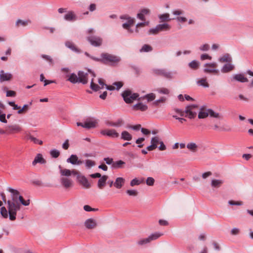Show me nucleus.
Wrapping results in <instances>:
<instances>
[{
  "instance_id": "f257e3e1",
  "label": "nucleus",
  "mask_w": 253,
  "mask_h": 253,
  "mask_svg": "<svg viewBox=\"0 0 253 253\" xmlns=\"http://www.w3.org/2000/svg\"><path fill=\"white\" fill-rule=\"evenodd\" d=\"M8 190L11 193V200L7 202L9 219L14 220L16 219L17 211L20 209V203L27 206L30 204V200L25 201L22 196H19V192L17 190L8 188Z\"/></svg>"
},
{
  "instance_id": "f03ea898",
  "label": "nucleus",
  "mask_w": 253,
  "mask_h": 253,
  "mask_svg": "<svg viewBox=\"0 0 253 253\" xmlns=\"http://www.w3.org/2000/svg\"><path fill=\"white\" fill-rule=\"evenodd\" d=\"M101 62L105 64H109L111 66H117L121 61V59L119 56L107 53H103L101 54Z\"/></svg>"
},
{
  "instance_id": "7ed1b4c3",
  "label": "nucleus",
  "mask_w": 253,
  "mask_h": 253,
  "mask_svg": "<svg viewBox=\"0 0 253 253\" xmlns=\"http://www.w3.org/2000/svg\"><path fill=\"white\" fill-rule=\"evenodd\" d=\"M163 235V233L160 232H155L150 235L147 238H141L137 242V244L138 246H142L150 243L154 240H156Z\"/></svg>"
},
{
  "instance_id": "20e7f679",
  "label": "nucleus",
  "mask_w": 253,
  "mask_h": 253,
  "mask_svg": "<svg viewBox=\"0 0 253 253\" xmlns=\"http://www.w3.org/2000/svg\"><path fill=\"white\" fill-rule=\"evenodd\" d=\"M152 73L154 75L161 76L169 80L173 78L174 73L166 69H154L152 70Z\"/></svg>"
},
{
  "instance_id": "39448f33",
  "label": "nucleus",
  "mask_w": 253,
  "mask_h": 253,
  "mask_svg": "<svg viewBox=\"0 0 253 253\" xmlns=\"http://www.w3.org/2000/svg\"><path fill=\"white\" fill-rule=\"evenodd\" d=\"M120 19L127 20L126 22L124 23L122 25V27L124 29L127 30L129 33H132L133 32V31L131 29H130V28L132 26H133L135 23L134 19L131 18L127 14L121 15L120 16Z\"/></svg>"
},
{
  "instance_id": "423d86ee",
  "label": "nucleus",
  "mask_w": 253,
  "mask_h": 253,
  "mask_svg": "<svg viewBox=\"0 0 253 253\" xmlns=\"http://www.w3.org/2000/svg\"><path fill=\"white\" fill-rule=\"evenodd\" d=\"M124 101L126 103H131L133 100L136 99L138 97V94L136 93H132L129 90H125L122 94Z\"/></svg>"
},
{
  "instance_id": "0eeeda50",
  "label": "nucleus",
  "mask_w": 253,
  "mask_h": 253,
  "mask_svg": "<svg viewBox=\"0 0 253 253\" xmlns=\"http://www.w3.org/2000/svg\"><path fill=\"white\" fill-rule=\"evenodd\" d=\"M198 108L197 105H191L187 106L185 110L186 115L185 117H187L190 119H194L196 117L197 113L195 110Z\"/></svg>"
},
{
  "instance_id": "6e6552de",
  "label": "nucleus",
  "mask_w": 253,
  "mask_h": 253,
  "mask_svg": "<svg viewBox=\"0 0 253 253\" xmlns=\"http://www.w3.org/2000/svg\"><path fill=\"white\" fill-rule=\"evenodd\" d=\"M204 72L206 73L218 74L219 73L218 70L216 69L217 67V64L215 62L206 63L204 65Z\"/></svg>"
},
{
  "instance_id": "1a4fd4ad",
  "label": "nucleus",
  "mask_w": 253,
  "mask_h": 253,
  "mask_svg": "<svg viewBox=\"0 0 253 253\" xmlns=\"http://www.w3.org/2000/svg\"><path fill=\"white\" fill-rule=\"evenodd\" d=\"M100 134L105 136H108L112 138H118L119 133L115 129H104L100 131Z\"/></svg>"
},
{
  "instance_id": "9d476101",
  "label": "nucleus",
  "mask_w": 253,
  "mask_h": 253,
  "mask_svg": "<svg viewBox=\"0 0 253 253\" xmlns=\"http://www.w3.org/2000/svg\"><path fill=\"white\" fill-rule=\"evenodd\" d=\"M170 28V26L167 23L158 24L155 28L150 29L149 32L153 34H156L161 31H168Z\"/></svg>"
},
{
  "instance_id": "9b49d317",
  "label": "nucleus",
  "mask_w": 253,
  "mask_h": 253,
  "mask_svg": "<svg viewBox=\"0 0 253 253\" xmlns=\"http://www.w3.org/2000/svg\"><path fill=\"white\" fill-rule=\"evenodd\" d=\"M87 40L94 46H99L101 45L102 40L97 36H90L87 37Z\"/></svg>"
},
{
  "instance_id": "f8f14e48",
  "label": "nucleus",
  "mask_w": 253,
  "mask_h": 253,
  "mask_svg": "<svg viewBox=\"0 0 253 253\" xmlns=\"http://www.w3.org/2000/svg\"><path fill=\"white\" fill-rule=\"evenodd\" d=\"M77 176L78 182L86 188H89L90 187V184L89 183L87 179L84 175H82L78 171V173L76 175Z\"/></svg>"
},
{
  "instance_id": "ddd939ff",
  "label": "nucleus",
  "mask_w": 253,
  "mask_h": 253,
  "mask_svg": "<svg viewBox=\"0 0 253 253\" xmlns=\"http://www.w3.org/2000/svg\"><path fill=\"white\" fill-rule=\"evenodd\" d=\"M59 169H60V173L61 176H69L71 174L74 175H76L78 173V171L75 169L70 170L66 169H62L61 166H59Z\"/></svg>"
},
{
  "instance_id": "4468645a",
  "label": "nucleus",
  "mask_w": 253,
  "mask_h": 253,
  "mask_svg": "<svg viewBox=\"0 0 253 253\" xmlns=\"http://www.w3.org/2000/svg\"><path fill=\"white\" fill-rule=\"evenodd\" d=\"M124 124V122L122 119H119L116 121H106L105 124L109 126H113L116 127H119L123 126Z\"/></svg>"
},
{
  "instance_id": "2eb2a0df",
  "label": "nucleus",
  "mask_w": 253,
  "mask_h": 253,
  "mask_svg": "<svg viewBox=\"0 0 253 253\" xmlns=\"http://www.w3.org/2000/svg\"><path fill=\"white\" fill-rule=\"evenodd\" d=\"M6 128L7 134L17 133L21 130V128L18 125L8 126Z\"/></svg>"
},
{
  "instance_id": "dca6fc26",
  "label": "nucleus",
  "mask_w": 253,
  "mask_h": 253,
  "mask_svg": "<svg viewBox=\"0 0 253 253\" xmlns=\"http://www.w3.org/2000/svg\"><path fill=\"white\" fill-rule=\"evenodd\" d=\"M97 121L92 118H88L84 123V126L85 128L90 129L96 127Z\"/></svg>"
},
{
  "instance_id": "f3484780",
  "label": "nucleus",
  "mask_w": 253,
  "mask_h": 253,
  "mask_svg": "<svg viewBox=\"0 0 253 253\" xmlns=\"http://www.w3.org/2000/svg\"><path fill=\"white\" fill-rule=\"evenodd\" d=\"M78 82L83 84H86L88 82L87 73H85L83 71L78 72Z\"/></svg>"
},
{
  "instance_id": "a211bd4d",
  "label": "nucleus",
  "mask_w": 253,
  "mask_h": 253,
  "mask_svg": "<svg viewBox=\"0 0 253 253\" xmlns=\"http://www.w3.org/2000/svg\"><path fill=\"white\" fill-rule=\"evenodd\" d=\"M67 162L71 163L72 165H80L82 164L83 162L78 159V157L76 155H71L70 158L67 159Z\"/></svg>"
},
{
  "instance_id": "6ab92c4d",
  "label": "nucleus",
  "mask_w": 253,
  "mask_h": 253,
  "mask_svg": "<svg viewBox=\"0 0 253 253\" xmlns=\"http://www.w3.org/2000/svg\"><path fill=\"white\" fill-rule=\"evenodd\" d=\"M84 226L87 229H92L97 226V223L95 219L89 218L84 222Z\"/></svg>"
},
{
  "instance_id": "aec40b11",
  "label": "nucleus",
  "mask_w": 253,
  "mask_h": 253,
  "mask_svg": "<svg viewBox=\"0 0 253 253\" xmlns=\"http://www.w3.org/2000/svg\"><path fill=\"white\" fill-rule=\"evenodd\" d=\"M12 77V76L11 74L5 73L3 70L0 72V82L1 83L10 81Z\"/></svg>"
},
{
  "instance_id": "412c9836",
  "label": "nucleus",
  "mask_w": 253,
  "mask_h": 253,
  "mask_svg": "<svg viewBox=\"0 0 253 253\" xmlns=\"http://www.w3.org/2000/svg\"><path fill=\"white\" fill-rule=\"evenodd\" d=\"M64 18L68 21H73L77 19V17L73 11H69L64 15Z\"/></svg>"
},
{
  "instance_id": "4be33fe9",
  "label": "nucleus",
  "mask_w": 253,
  "mask_h": 253,
  "mask_svg": "<svg viewBox=\"0 0 253 253\" xmlns=\"http://www.w3.org/2000/svg\"><path fill=\"white\" fill-rule=\"evenodd\" d=\"M61 184L66 188H68L72 186V181L68 177H62L60 178Z\"/></svg>"
},
{
  "instance_id": "5701e85b",
  "label": "nucleus",
  "mask_w": 253,
  "mask_h": 253,
  "mask_svg": "<svg viewBox=\"0 0 253 253\" xmlns=\"http://www.w3.org/2000/svg\"><path fill=\"white\" fill-rule=\"evenodd\" d=\"M233 80L237 81L240 83H247L249 81L248 79L242 74H235L233 77Z\"/></svg>"
},
{
  "instance_id": "b1692460",
  "label": "nucleus",
  "mask_w": 253,
  "mask_h": 253,
  "mask_svg": "<svg viewBox=\"0 0 253 253\" xmlns=\"http://www.w3.org/2000/svg\"><path fill=\"white\" fill-rule=\"evenodd\" d=\"M46 163V161L41 154H38L35 157L34 161L32 162V165L35 166L37 164L39 163L41 164H44Z\"/></svg>"
},
{
  "instance_id": "393cba45",
  "label": "nucleus",
  "mask_w": 253,
  "mask_h": 253,
  "mask_svg": "<svg viewBox=\"0 0 253 253\" xmlns=\"http://www.w3.org/2000/svg\"><path fill=\"white\" fill-rule=\"evenodd\" d=\"M108 178L107 175H103L100 177V179L98 180L97 186L98 188L100 189L103 188L105 186L106 181Z\"/></svg>"
},
{
  "instance_id": "a878e982",
  "label": "nucleus",
  "mask_w": 253,
  "mask_h": 253,
  "mask_svg": "<svg viewBox=\"0 0 253 253\" xmlns=\"http://www.w3.org/2000/svg\"><path fill=\"white\" fill-rule=\"evenodd\" d=\"M65 45L72 51L76 53H80L81 50L77 48L76 45L72 42L67 41L65 42Z\"/></svg>"
},
{
  "instance_id": "bb28decb",
  "label": "nucleus",
  "mask_w": 253,
  "mask_h": 253,
  "mask_svg": "<svg viewBox=\"0 0 253 253\" xmlns=\"http://www.w3.org/2000/svg\"><path fill=\"white\" fill-rule=\"evenodd\" d=\"M209 116V113L206 110L205 106H202L200 108V111L198 114L199 119H205Z\"/></svg>"
},
{
  "instance_id": "cd10ccee",
  "label": "nucleus",
  "mask_w": 253,
  "mask_h": 253,
  "mask_svg": "<svg viewBox=\"0 0 253 253\" xmlns=\"http://www.w3.org/2000/svg\"><path fill=\"white\" fill-rule=\"evenodd\" d=\"M66 78H67V81L72 84H76L78 82V77L75 73H72L70 75L67 74Z\"/></svg>"
},
{
  "instance_id": "c85d7f7f",
  "label": "nucleus",
  "mask_w": 253,
  "mask_h": 253,
  "mask_svg": "<svg viewBox=\"0 0 253 253\" xmlns=\"http://www.w3.org/2000/svg\"><path fill=\"white\" fill-rule=\"evenodd\" d=\"M125 181V179L123 177H118L116 178L114 183V185L116 188L120 189L124 184Z\"/></svg>"
},
{
  "instance_id": "c756f323",
  "label": "nucleus",
  "mask_w": 253,
  "mask_h": 253,
  "mask_svg": "<svg viewBox=\"0 0 253 253\" xmlns=\"http://www.w3.org/2000/svg\"><path fill=\"white\" fill-rule=\"evenodd\" d=\"M121 138L124 140L130 141L132 138V136L128 131L124 130L121 133Z\"/></svg>"
},
{
  "instance_id": "7c9ffc66",
  "label": "nucleus",
  "mask_w": 253,
  "mask_h": 253,
  "mask_svg": "<svg viewBox=\"0 0 253 253\" xmlns=\"http://www.w3.org/2000/svg\"><path fill=\"white\" fill-rule=\"evenodd\" d=\"M125 164V162L122 160L115 161L114 163L113 164L112 168L114 169H122L124 167Z\"/></svg>"
},
{
  "instance_id": "2f4dec72",
  "label": "nucleus",
  "mask_w": 253,
  "mask_h": 253,
  "mask_svg": "<svg viewBox=\"0 0 253 253\" xmlns=\"http://www.w3.org/2000/svg\"><path fill=\"white\" fill-rule=\"evenodd\" d=\"M133 107L136 110H140L141 111H145L148 109L147 106L142 103H138L134 105Z\"/></svg>"
},
{
  "instance_id": "473e14b6",
  "label": "nucleus",
  "mask_w": 253,
  "mask_h": 253,
  "mask_svg": "<svg viewBox=\"0 0 253 253\" xmlns=\"http://www.w3.org/2000/svg\"><path fill=\"white\" fill-rule=\"evenodd\" d=\"M234 66L230 63L225 64L222 68L221 71L222 73H228L234 69Z\"/></svg>"
},
{
  "instance_id": "72a5a7b5",
  "label": "nucleus",
  "mask_w": 253,
  "mask_h": 253,
  "mask_svg": "<svg viewBox=\"0 0 253 253\" xmlns=\"http://www.w3.org/2000/svg\"><path fill=\"white\" fill-rule=\"evenodd\" d=\"M219 61L221 62L230 63L232 61V58L228 53H226L219 58Z\"/></svg>"
},
{
  "instance_id": "f704fd0d",
  "label": "nucleus",
  "mask_w": 253,
  "mask_h": 253,
  "mask_svg": "<svg viewBox=\"0 0 253 253\" xmlns=\"http://www.w3.org/2000/svg\"><path fill=\"white\" fill-rule=\"evenodd\" d=\"M223 183V181L220 179H213L211 182V185L213 187L218 188Z\"/></svg>"
},
{
  "instance_id": "c9c22d12",
  "label": "nucleus",
  "mask_w": 253,
  "mask_h": 253,
  "mask_svg": "<svg viewBox=\"0 0 253 253\" xmlns=\"http://www.w3.org/2000/svg\"><path fill=\"white\" fill-rule=\"evenodd\" d=\"M159 18L160 19V22L169 21L171 19L169 18V13H165L160 15Z\"/></svg>"
},
{
  "instance_id": "e433bc0d",
  "label": "nucleus",
  "mask_w": 253,
  "mask_h": 253,
  "mask_svg": "<svg viewBox=\"0 0 253 253\" xmlns=\"http://www.w3.org/2000/svg\"><path fill=\"white\" fill-rule=\"evenodd\" d=\"M187 148L190 151L195 152L197 151L198 146L196 143L191 142L187 144Z\"/></svg>"
},
{
  "instance_id": "4c0bfd02",
  "label": "nucleus",
  "mask_w": 253,
  "mask_h": 253,
  "mask_svg": "<svg viewBox=\"0 0 253 253\" xmlns=\"http://www.w3.org/2000/svg\"><path fill=\"white\" fill-rule=\"evenodd\" d=\"M197 84L199 85L205 87H208L209 86V84L207 82L206 78H202L197 81Z\"/></svg>"
},
{
  "instance_id": "58836bf2",
  "label": "nucleus",
  "mask_w": 253,
  "mask_h": 253,
  "mask_svg": "<svg viewBox=\"0 0 253 253\" xmlns=\"http://www.w3.org/2000/svg\"><path fill=\"white\" fill-rule=\"evenodd\" d=\"M28 139H30L31 141H33L35 144H38L39 145L42 144V141L37 139V138L34 137L32 135H29L28 136Z\"/></svg>"
},
{
  "instance_id": "ea45409f",
  "label": "nucleus",
  "mask_w": 253,
  "mask_h": 253,
  "mask_svg": "<svg viewBox=\"0 0 253 253\" xmlns=\"http://www.w3.org/2000/svg\"><path fill=\"white\" fill-rule=\"evenodd\" d=\"M189 66L190 68L192 69L196 70L198 68L199 66V63L198 61L196 60H193L189 63Z\"/></svg>"
},
{
  "instance_id": "a19ab883",
  "label": "nucleus",
  "mask_w": 253,
  "mask_h": 253,
  "mask_svg": "<svg viewBox=\"0 0 253 253\" xmlns=\"http://www.w3.org/2000/svg\"><path fill=\"white\" fill-rule=\"evenodd\" d=\"M207 111L209 113V115H210L211 117L215 118H220L219 114L214 112L213 110H212V109H207Z\"/></svg>"
},
{
  "instance_id": "79ce46f5",
  "label": "nucleus",
  "mask_w": 253,
  "mask_h": 253,
  "mask_svg": "<svg viewBox=\"0 0 253 253\" xmlns=\"http://www.w3.org/2000/svg\"><path fill=\"white\" fill-rule=\"evenodd\" d=\"M207 111L209 113V115H210L211 117L215 118H220L219 114L214 112L213 110H212V109H207Z\"/></svg>"
},
{
  "instance_id": "37998d69",
  "label": "nucleus",
  "mask_w": 253,
  "mask_h": 253,
  "mask_svg": "<svg viewBox=\"0 0 253 253\" xmlns=\"http://www.w3.org/2000/svg\"><path fill=\"white\" fill-rule=\"evenodd\" d=\"M142 182H143V179L140 180L137 178H135L130 181V185L131 186H134L135 185H139Z\"/></svg>"
},
{
  "instance_id": "c03bdc74",
  "label": "nucleus",
  "mask_w": 253,
  "mask_h": 253,
  "mask_svg": "<svg viewBox=\"0 0 253 253\" xmlns=\"http://www.w3.org/2000/svg\"><path fill=\"white\" fill-rule=\"evenodd\" d=\"M152 50V47L148 45V44H144L141 49L140 50V52H149Z\"/></svg>"
},
{
  "instance_id": "a18cd8bd",
  "label": "nucleus",
  "mask_w": 253,
  "mask_h": 253,
  "mask_svg": "<svg viewBox=\"0 0 253 253\" xmlns=\"http://www.w3.org/2000/svg\"><path fill=\"white\" fill-rule=\"evenodd\" d=\"M90 88L94 91H97L99 89H101L100 87L98 84L93 83V79H92L90 83Z\"/></svg>"
},
{
  "instance_id": "49530a36",
  "label": "nucleus",
  "mask_w": 253,
  "mask_h": 253,
  "mask_svg": "<svg viewBox=\"0 0 253 253\" xmlns=\"http://www.w3.org/2000/svg\"><path fill=\"white\" fill-rule=\"evenodd\" d=\"M50 154L52 158H57L60 155V152L56 149H52L50 152Z\"/></svg>"
},
{
  "instance_id": "de8ad7c7",
  "label": "nucleus",
  "mask_w": 253,
  "mask_h": 253,
  "mask_svg": "<svg viewBox=\"0 0 253 253\" xmlns=\"http://www.w3.org/2000/svg\"><path fill=\"white\" fill-rule=\"evenodd\" d=\"M149 25V22H144L137 23L136 25V30L135 32L138 33V29L140 27H143L146 26H148Z\"/></svg>"
},
{
  "instance_id": "09e8293b",
  "label": "nucleus",
  "mask_w": 253,
  "mask_h": 253,
  "mask_svg": "<svg viewBox=\"0 0 253 253\" xmlns=\"http://www.w3.org/2000/svg\"><path fill=\"white\" fill-rule=\"evenodd\" d=\"M30 22V21L29 20L23 21L20 19H18L16 23V25L18 27L20 24L23 26H25L28 25V24Z\"/></svg>"
},
{
  "instance_id": "8fccbe9b",
  "label": "nucleus",
  "mask_w": 253,
  "mask_h": 253,
  "mask_svg": "<svg viewBox=\"0 0 253 253\" xmlns=\"http://www.w3.org/2000/svg\"><path fill=\"white\" fill-rule=\"evenodd\" d=\"M0 213L4 218H7L8 212L6 209L4 207H2L0 209Z\"/></svg>"
},
{
  "instance_id": "3c124183",
  "label": "nucleus",
  "mask_w": 253,
  "mask_h": 253,
  "mask_svg": "<svg viewBox=\"0 0 253 253\" xmlns=\"http://www.w3.org/2000/svg\"><path fill=\"white\" fill-rule=\"evenodd\" d=\"M95 165V163L94 161H93L90 160H86L85 161V166L87 168H90L92 167H93Z\"/></svg>"
},
{
  "instance_id": "603ef678",
  "label": "nucleus",
  "mask_w": 253,
  "mask_h": 253,
  "mask_svg": "<svg viewBox=\"0 0 253 253\" xmlns=\"http://www.w3.org/2000/svg\"><path fill=\"white\" fill-rule=\"evenodd\" d=\"M145 98L147 99L148 101H151L155 99V95L153 93H151L146 95Z\"/></svg>"
},
{
  "instance_id": "864d4df0",
  "label": "nucleus",
  "mask_w": 253,
  "mask_h": 253,
  "mask_svg": "<svg viewBox=\"0 0 253 253\" xmlns=\"http://www.w3.org/2000/svg\"><path fill=\"white\" fill-rule=\"evenodd\" d=\"M159 142V139L158 137L155 136L152 138L151 140V143L154 145L156 148L157 147V145Z\"/></svg>"
},
{
  "instance_id": "5fc2aeb1",
  "label": "nucleus",
  "mask_w": 253,
  "mask_h": 253,
  "mask_svg": "<svg viewBox=\"0 0 253 253\" xmlns=\"http://www.w3.org/2000/svg\"><path fill=\"white\" fill-rule=\"evenodd\" d=\"M155 180L152 177H149L146 180V184L148 186H153L154 184Z\"/></svg>"
},
{
  "instance_id": "6e6d98bb",
  "label": "nucleus",
  "mask_w": 253,
  "mask_h": 253,
  "mask_svg": "<svg viewBox=\"0 0 253 253\" xmlns=\"http://www.w3.org/2000/svg\"><path fill=\"white\" fill-rule=\"evenodd\" d=\"M126 193L129 196H136L138 194V192L135 190H127Z\"/></svg>"
},
{
  "instance_id": "4d7b16f0",
  "label": "nucleus",
  "mask_w": 253,
  "mask_h": 253,
  "mask_svg": "<svg viewBox=\"0 0 253 253\" xmlns=\"http://www.w3.org/2000/svg\"><path fill=\"white\" fill-rule=\"evenodd\" d=\"M145 140V138L144 137H140L138 138L136 140V143L138 144V147L139 148H142L143 146V144H141L142 142H143Z\"/></svg>"
},
{
  "instance_id": "13d9d810",
  "label": "nucleus",
  "mask_w": 253,
  "mask_h": 253,
  "mask_svg": "<svg viewBox=\"0 0 253 253\" xmlns=\"http://www.w3.org/2000/svg\"><path fill=\"white\" fill-rule=\"evenodd\" d=\"M41 56L43 59L48 61L51 65L53 64V60L50 56L45 54H42Z\"/></svg>"
},
{
  "instance_id": "bf43d9fd",
  "label": "nucleus",
  "mask_w": 253,
  "mask_h": 253,
  "mask_svg": "<svg viewBox=\"0 0 253 253\" xmlns=\"http://www.w3.org/2000/svg\"><path fill=\"white\" fill-rule=\"evenodd\" d=\"M84 211H98L97 209L92 208L91 207H90L88 205L84 206Z\"/></svg>"
},
{
  "instance_id": "052dcab7",
  "label": "nucleus",
  "mask_w": 253,
  "mask_h": 253,
  "mask_svg": "<svg viewBox=\"0 0 253 253\" xmlns=\"http://www.w3.org/2000/svg\"><path fill=\"white\" fill-rule=\"evenodd\" d=\"M157 91L162 94H168L169 93V90L166 88H161L157 89Z\"/></svg>"
},
{
  "instance_id": "680f3d73",
  "label": "nucleus",
  "mask_w": 253,
  "mask_h": 253,
  "mask_svg": "<svg viewBox=\"0 0 253 253\" xmlns=\"http://www.w3.org/2000/svg\"><path fill=\"white\" fill-rule=\"evenodd\" d=\"M113 85L116 86L115 89L119 90L121 88V87H122L123 84L121 82H116L113 84Z\"/></svg>"
},
{
  "instance_id": "e2e57ef3",
  "label": "nucleus",
  "mask_w": 253,
  "mask_h": 253,
  "mask_svg": "<svg viewBox=\"0 0 253 253\" xmlns=\"http://www.w3.org/2000/svg\"><path fill=\"white\" fill-rule=\"evenodd\" d=\"M104 161L106 162V163L108 165H111V166H113V164L114 163L113 161V159L111 158H105L104 159Z\"/></svg>"
},
{
  "instance_id": "0e129e2a",
  "label": "nucleus",
  "mask_w": 253,
  "mask_h": 253,
  "mask_svg": "<svg viewBox=\"0 0 253 253\" xmlns=\"http://www.w3.org/2000/svg\"><path fill=\"white\" fill-rule=\"evenodd\" d=\"M201 59L202 60H205L206 59L211 60V57L207 54H202L201 56Z\"/></svg>"
},
{
  "instance_id": "69168bd1",
  "label": "nucleus",
  "mask_w": 253,
  "mask_h": 253,
  "mask_svg": "<svg viewBox=\"0 0 253 253\" xmlns=\"http://www.w3.org/2000/svg\"><path fill=\"white\" fill-rule=\"evenodd\" d=\"M16 95V92L13 90H8L6 92V96L14 97Z\"/></svg>"
},
{
  "instance_id": "338daca9",
  "label": "nucleus",
  "mask_w": 253,
  "mask_h": 253,
  "mask_svg": "<svg viewBox=\"0 0 253 253\" xmlns=\"http://www.w3.org/2000/svg\"><path fill=\"white\" fill-rule=\"evenodd\" d=\"M210 48L209 45L208 44H205L200 46V49L202 51H207Z\"/></svg>"
},
{
  "instance_id": "774afa93",
  "label": "nucleus",
  "mask_w": 253,
  "mask_h": 253,
  "mask_svg": "<svg viewBox=\"0 0 253 253\" xmlns=\"http://www.w3.org/2000/svg\"><path fill=\"white\" fill-rule=\"evenodd\" d=\"M0 121L3 123H6L7 120L5 119V114H0Z\"/></svg>"
}]
</instances>
